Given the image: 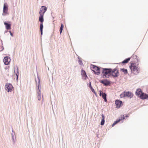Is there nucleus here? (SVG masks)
I'll return each instance as SVG.
<instances>
[{
	"instance_id": "1",
	"label": "nucleus",
	"mask_w": 148,
	"mask_h": 148,
	"mask_svg": "<svg viewBox=\"0 0 148 148\" xmlns=\"http://www.w3.org/2000/svg\"><path fill=\"white\" fill-rule=\"evenodd\" d=\"M130 68L132 72L134 74H137L139 72V69L135 63H131Z\"/></svg>"
},
{
	"instance_id": "2",
	"label": "nucleus",
	"mask_w": 148,
	"mask_h": 148,
	"mask_svg": "<svg viewBox=\"0 0 148 148\" xmlns=\"http://www.w3.org/2000/svg\"><path fill=\"white\" fill-rule=\"evenodd\" d=\"M111 69H103L102 73L103 76V77H109L111 75Z\"/></svg>"
},
{
	"instance_id": "3",
	"label": "nucleus",
	"mask_w": 148,
	"mask_h": 148,
	"mask_svg": "<svg viewBox=\"0 0 148 148\" xmlns=\"http://www.w3.org/2000/svg\"><path fill=\"white\" fill-rule=\"evenodd\" d=\"M134 95L131 92H124L122 93L120 95L121 98H123L125 97H127L130 98L133 97Z\"/></svg>"
},
{
	"instance_id": "4",
	"label": "nucleus",
	"mask_w": 148,
	"mask_h": 148,
	"mask_svg": "<svg viewBox=\"0 0 148 148\" xmlns=\"http://www.w3.org/2000/svg\"><path fill=\"white\" fill-rule=\"evenodd\" d=\"M119 75V71L117 68H115L113 69H111V75L113 77H117Z\"/></svg>"
},
{
	"instance_id": "5",
	"label": "nucleus",
	"mask_w": 148,
	"mask_h": 148,
	"mask_svg": "<svg viewBox=\"0 0 148 148\" xmlns=\"http://www.w3.org/2000/svg\"><path fill=\"white\" fill-rule=\"evenodd\" d=\"M5 89L8 92H11L13 89L12 85L10 84H7L5 85Z\"/></svg>"
},
{
	"instance_id": "6",
	"label": "nucleus",
	"mask_w": 148,
	"mask_h": 148,
	"mask_svg": "<svg viewBox=\"0 0 148 148\" xmlns=\"http://www.w3.org/2000/svg\"><path fill=\"white\" fill-rule=\"evenodd\" d=\"M129 116V114H127L125 116H124V115H123L121 116V118H120L119 119L116 120V121L114 122L112 124V126H113L115 125H116V123L119 122L121 121L123 119H125V117H128Z\"/></svg>"
},
{
	"instance_id": "7",
	"label": "nucleus",
	"mask_w": 148,
	"mask_h": 148,
	"mask_svg": "<svg viewBox=\"0 0 148 148\" xmlns=\"http://www.w3.org/2000/svg\"><path fill=\"white\" fill-rule=\"evenodd\" d=\"M8 6L7 3H5L4 4L3 8V15H5L8 14Z\"/></svg>"
},
{
	"instance_id": "8",
	"label": "nucleus",
	"mask_w": 148,
	"mask_h": 148,
	"mask_svg": "<svg viewBox=\"0 0 148 148\" xmlns=\"http://www.w3.org/2000/svg\"><path fill=\"white\" fill-rule=\"evenodd\" d=\"M93 71L95 73L97 74V75H99L100 73V69L97 66L93 65Z\"/></svg>"
},
{
	"instance_id": "9",
	"label": "nucleus",
	"mask_w": 148,
	"mask_h": 148,
	"mask_svg": "<svg viewBox=\"0 0 148 148\" xmlns=\"http://www.w3.org/2000/svg\"><path fill=\"white\" fill-rule=\"evenodd\" d=\"M3 61L5 64L8 65L10 63V59L9 57L6 56L4 58Z\"/></svg>"
},
{
	"instance_id": "10",
	"label": "nucleus",
	"mask_w": 148,
	"mask_h": 148,
	"mask_svg": "<svg viewBox=\"0 0 148 148\" xmlns=\"http://www.w3.org/2000/svg\"><path fill=\"white\" fill-rule=\"evenodd\" d=\"M42 8H42L41 9L39 12V14L40 15L41 14V15H44V14L46 11L47 10V8L45 6H42L41 7Z\"/></svg>"
},
{
	"instance_id": "11",
	"label": "nucleus",
	"mask_w": 148,
	"mask_h": 148,
	"mask_svg": "<svg viewBox=\"0 0 148 148\" xmlns=\"http://www.w3.org/2000/svg\"><path fill=\"white\" fill-rule=\"evenodd\" d=\"M115 104L116 105V108H120L123 105L122 102L121 101L117 100L115 101Z\"/></svg>"
},
{
	"instance_id": "12",
	"label": "nucleus",
	"mask_w": 148,
	"mask_h": 148,
	"mask_svg": "<svg viewBox=\"0 0 148 148\" xmlns=\"http://www.w3.org/2000/svg\"><path fill=\"white\" fill-rule=\"evenodd\" d=\"M99 95L100 96H101L102 98L104 99V101L106 102H107V100L106 99V94L105 93H103L101 91H100Z\"/></svg>"
},
{
	"instance_id": "13",
	"label": "nucleus",
	"mask_w": 148,
	"mask_h": 148,
	"mask_svg": "<svg viewBox=\"0 0 148 148\" xmlns=\"http://www.w3.org/2000/svg\"><path fill=\"white\" fill-rule=\"evenodd\" d=\"M100 82L106 86H108L110 84V82L107 79L101 81Z\"/></svg>"
},
{
	"instance_id": "14",
	"label": "nucleus",
	"mask_w": 148,
	"mask_h": 148,
	"mask_svg": "<svg viewBox=\"0 0 148 148\" xmlns=\"http://www.w3.org/2000/svg\"><path fill=\"white\" fill-rule=\"evenodd\" d=\"M81 75H82V78L84 80H85L88 77L86 75L85 72L83 70L81 71Z\"/></svg>"
},
{
	"instance_id": "15",
	"label": "nucleus",
	"mask_w": 148,
	"mask_h": 148,
	"mask_svg": "<svg viewBox=\"0 0 148 148\" xmlns=\"http://www.w3.org/2000/svg\"><path fill=\"white\" fill-rule=\"evenodd\" d=\"M148 97V95L143 93H142L141 95L140 96V98L143 99H146Z\"/></svg>"
},
{
	"instance_id": "16",
	"label": "nucleus",
	"mask_w": 148,
	"mask_h": 148,
	"mask_svg": "<svg viewBox=\"0 0 148 148\" xmlns=\"http://www.w3.org/2000/svg\"><path fill=\"white\" fill-rule=\"evenodd\" d=\"M142 93L141 90L140 89H138L136 92V95L138 96H140Z\"/></svg>"
},
{
	"instance_id": "17",
	"label": "nucleus",
	"mask_w": 148,
	"mask_h": 148,
	"mask_svg": "<svg viewBox=\"0 0 148 148\" xmlns=\"http://www.w3.org/2000/svg\"><path fill=\"white\" fill-rule=\"evenodd\" d=\"M120 71L121 72L123 73V74L126 75L128 73L127 70L125 69H121Z\"/></svg>"
},
{
	"instance_id": "18",
	"label": "nucleus",
	"mask_w": 148,
	"mask_h": 148,
	"mask_svg": "<svg viewBox=\"0 0 148 148\" xmlns=\"http://www.w3.org/2000/svg\"><path fill=\"white\" fill-rule=\"evenodd\" d=\"M4 23L5 25L6 28L8 30L11 29V25L10 24H8L6 22H4Z\"/></svg>"
},
{
	"instance_id": "19",
	"label": "nucleus",
	"mask_w": 148,
	"mask_h": 148,
	"mask_svg": "<svg viewBox=\"0 0 148 148\" xmlns=\"http://www.w3.org/2000/svg\"><path fill=\"white\" fill-rule=\"evenodd\" d=\"M101 116L102 119L101 122V125H104L105 122V116L103 114H102Z\"/></svg>"
},
{
	"instance_id": "20",
	"label": "nucleus",
	"mask_w": 148,
	"mask_h": 148,
	"mask_svg": "<svg viewBox=\"0 0 148 148\" xmlns=\"http://www.w3.org/2000/svg\"><path fill=\"white\" fill-rule=\"evenodd\" d=\"M38 89L39 90V91L38 92V100H40L41 99V96L40 95V91L39 89V87H38Z\"/></svg>"
},
{
	"instance_id": "21",
	"label": "nucleus",
	"mask_w": 148,
	"mask_h": 148,
	"mask_svg": "<svg viewBox=\"0 0 148 148\" xmlns=\"http://www.w3.org/2000/svg\"><path fill=\"white\" fill-rule=\"evenodd\" d=\"M43 15H40V16L39 17V21L42 23L44 21V19H43Z\"/></svg>"
},
{
	"instance_id": "22",
	"label": "nucleus",
	"mask_w": 148,
	"mask_h": 148,
	"mask_svg": "<svg viewBox=\"0 0 148 148\" xmlns=\"http://www.w3.org/2000/svg\"><path fill=\"white\" fill-rule=\"evenodd\" d=\"M131 58H129L123 61L122 63L123 64L127 63L130 60Z\"/></svg>"
},
{
	"instance_id": "23",
	"label": "nucleus",
	"mask_w": 148,
	"mask_h": 148,
	"mask_svg": "<svg viewBox=\"0 0 148 148\" xmlns=\"http://www.w3.org/2000/svg\"><path fill=\"white\" fill-rule=\"evenodd\" d=\"M40 30L41 32V34L42 35V30L43 28V25L42 23H41L40 25Z\"/></svg>"
},
{
	"instance_id": "24",
	"label": "nucleus",
	"mask_w": 148,
	"mask_h": 148,
	"mask_svg": "<svg viewBox=\"0 0 148 148\" xmlns=\"http://www.w3.org/2000/svg\"><path fill=\"white\" fill-rule=\"evenodd\" d=\"M64 27V26L63 25V24H61L60 27V34L62 33V30H63V28Z\"/></svg>"
},
{
	"instance_id": "25",
	"label": "nucleus",
	"mask_w": 148,
	"mask_h": 148,
	"mask_svg": "<svg viewBox=\"0 0 148 148\" xmlns=\"http://www.w3.org/2000/svg\"><path fill=\"white\" fill-rule=\"evenodd\" d=\"M137 56L136 55H133L130 58L133 59H137Z\"/></svg>"
},
{
	"instance_id": "26",
	"label": "nucleus",
	"mask_w": 148,
	"mask_h": 148,
	"mask_svg": "<svg viewBox=\"0 0 148 148\" xmlns=\"http://www.w3.org/2000/svg\"><path fill=\"white\" fill-rule=\"evenodd\" d=\"M16 72L17 73H16V76L17 80L18 79V75H19L18 69V68H17L16 69Z\"/></svg>"
},
{
	"instance_id": "27",
	"label": "nucleus",
	"mask_w": 148,
	"mask_h": 148,
	"mask_svg": "<svg viewBox=\"0 0 148 148\" xmlns=\"http://www.w3.org/2000/svg\"><path fill=\"white\" fill-rule=\"evenodd\" d=\"M91 88V90H92V91L94 92V93H95V90H94V89L92 88V87L90 88Z\"/></svg>"
},
{
	"instance_id": "28",
	"label": "nucleus",
	"mask_w": 148,
	"mask_h": 148,
	"mask_svg": "<svg viewBox=\"0 0 148 148\" xmlns=\"http://www.w3.org/2000/svg\"><path fill=\"white\" fill-rule=\"evenodd\" d=\"M79 64L81 65V64H82V61L81 60H79Z\"/></svg>"
},
{
	"instance_id": "29",
	"label": "nucleus",
	"mask_w": 148,
	"mask_h": 148,
	"mask_svg": "<svg viewBox=\"0 0 148 148\" xmlns=\"http://www.w3.org/2000/svg\"><path fill=\"white\" fill-rule=\"evenodd\" d=\"M89 87H90V88H92L91 85V82H90V84L89 85Z\"/></svg>"
},
{
	"instance_id": "30",
	"label": "nucleus",
	"mask_w": 148,
	"mask_h": 148,
	"mask_svg": "<svg viewBox=\"0 0 148 148\" xmlns=\"http://www.w3.org/2000/svg\"><path fill=\"white\" fill-rule=\"evenodd\" d=\"M9 32L10 33V34L12 36H13V34H12L11 33V32L10 31H9Z\"/></svg>"
}]
</instances>
